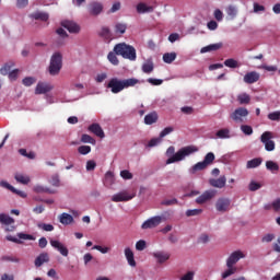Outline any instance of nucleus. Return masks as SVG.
Masks as SVG:
<instances>
[{"instance_id": "f257e3e1", "label": "nucleus", "mask_w": 280, "mask_h": 280, "mask_svg": "<svg viewBox=\"0 0 280 280\" xmlns=\"http://www.w3.org/2000/svg\"><path fill=\"white\" fill-rule=\"evenodd\" d=\"M198 150L199 149L196 145H187V147L180 148L176 152V148L171 145L166 150V156H168V159L166 160V165H172V163H180V161H185L187 156H191V154H196Z\"/></svg>"}, {"instance_id": "f03ea898", "label": "nucleus", "mask_w": 280, "mask_h": 280, "mask_svg": "<svg viewBox=\"0 0 280 280\" xmlns=\"http://www.w3.org/2000/svg\"><path fill=\"white\" fill-rule=\"evenodd\" d=\"M114 51L117 54V56L125 58V60H130L131 62L137 60V49L126 43L117 44L114 47Z\"/></svg>"}, {"instance_id": "7ed1b4c3", "label": "nucleus", "mask_w": 280, "mask_h": 280, "mask_svg": "<svg viewBox=\"0 0 280 280\" xmlns=\"http://www.w3.org/2000/svg\"><path fill=\"white\" fill-rule=\"evenodd\" d=\"M215 161V154L213 152H209L206 154L203 161L196 163L192 165L188 172L189 174H196V172H202V170H207L208 165H211Z\"/></svg>"}, {"instance_id": "20e7f679", "label": "nucleus", "mask_w": 280, "mask_h": 280, "mask_svg": "<svg viewBox=\"0 0 280 280\" xmlns=\"http://www.w3.org/2000/svg\"><path fill=\"white\" fill-rule=\"evenodd\" d=\"M60 69H62V54L55 52L50 57L48 71L50 75H58V73H60Z\"/></svg>"}, {"instance_id": "39448f33", "label": "nucleus", "mask_w": 280, "mask_h": 280, "mask_svg": "<svg viewBox=\"0 0 280 280\" xmlns=\"http://www.w3.org/2000/svg\"><path fill=\"white\" fill-rule=\"evenodd\" d=\"M273 137L275 136L272 135L271 131H265L260 136V141L265 145V150L267 152H275L276 144L275 141L272 140Z\"/></svg>"}, {"instance_id": "423d86ee", "label": "nucleus", "mask_w": 280, "mask_h": 280, "mask_svg": "<svg viewBox=\"0 0 280 280\" xmlns=\"http://www.w3.org/2000/svg\"><path fill=\"white\" fill-rule=\"evenodd\" d=\"M246 117H248V109L246 107H238L230 115V119L235 121V124H244Z\"/></svg>"}, {"instance_id": "0eeeda50", "label": "nucleus", "mask_w": 280, "mask_h": 280, "mask_svg": "<svg viewBox=\"0 0 280 280\" xmlns=\"http://www.w3.org/2000/svg\"><path fill=\"white\" fill-rule=\"evenodd\" d=\"M14 218L10 217L7 213H0V224L7 226V233H12L13 231H16V225L14 224Z\"/></svg>"}, {"instance_id": "6e6552de", "label": "nucleus", "mask_w": 280, "mask_h": 280, "mask_svg": "<svg viewBox=\"0 0 280 280\" xmlns=\"http://www.w3.org/2000/svg\"><path fill=\"white\" fill-rule=\"evenodd\" d=\"M217 194L218 191L215 189H208L197 197L195 202L197 205H207V202H211V200H213Z\"/></svg>"}, {"instance_id": "1a4fd4ad", "label": "nucleus", "mask_w": 280, "mask_h": 280, "mask_svg": "<svg viewBox=\"0 0 280 280\" xmlns=\"http://www.w3.org/2000/svg\"><path fill=\"white\" fill-rule=\"evenodd\" d=\"M88 12L90 16H100L104 12V3L100 1H92L88 4Z\"/></svg>"}, {"instance_id": "9d476101", "label": "nucleus", "mask_w": 280, "mask_h": 280, "mask_svg": "<svg viewBox=\"0 0 280 280\" xmlns=\"http://www.w3.org/2000/svg\"><path fill=\"white\" fill-rule=\"evenodd\" d=\"M107 89H110V92L114 93V95H117V93H121V91H124L122 79H117V78L110 79L107 84Z\"/></svg>"}, {"instance_id": "9b49d317", "label": "nucleus", "mask_w": 280, "mask_h": 280, "mask_svg": "<svg viewBox=\"0 0 280 280\" xmlns=\"http://www.w3.org/2000/svg\"><path fill=\"white\" fill-rule=\"evenodd\" d=\"M246 258V254H244V252L242 250H234L230 254V256L226 258V266H232L235 267V264H237V261H240V259H245Z\"/></svg>"}, {"instance_id": "f8f14e48", "label": "nucleus", "mask_w": 280, "mask_h": 280, "mask_svg": "<svg viewBox=\"0 0 280 280\" xmlns=\"http://www.w3.org/2000/svg\"><path fill=\"white\" fill-rule=\"evenodd\" d=\"M135 194L128 192V190H122L120 192H117L112 196L113 202H128L129 200H132L135 198Z\"/></svg>"}, {"instance_id": "ddd939ff", "label": "nucleus", "mask_w": 280, "mask_h": 280, "mask_svg": "<svg viewBox=\"0 0 280 280\" xmlns=\"http://www.w3.org/2000/svg\"><path fill=\"white\" fill-rule=\"evenodd\" d=\"M161 222H163V218L160 215H155V217H152V218L148 219L147 221H144L141 225V229L143 231H145L148 229H156V226H159V224H161Z\"/></svg>"}, {"instance_id": "4468645a", "label": "nucleus", "mask_w": 280, "mask_h": 280, "mask_svg": "<svg viewBox=\"0 0 280 280\" xmlns=\"http://www.w3.org/2000/svg\"><path fill=\"white\" fill-rule=\"evenodd\" d=\"M231 207V199L226 197L219 198L215 202V209L219 213H226Z\"/></svg>"}, {"instance_id": "2eb2a0df", "label": "nucleus", "mask_w": 280, "mask_h": 280, "mask_svg": "<svg viewBox=\"0 0 280 280\" xmlns=\"http://www.w3.org/2000/svg\"><path fill=\"white\" fill-rule=\"evenodd\" d=\"M61 26L65 27V30H68L70 34H80V24L71 21V20H65L61 22Z\"/></svg>"}, {"instance_id": "dca6fc26", "label": "nucleus", "mask_w": 280, "mask_h": 280, "mask_svg": "<svg viewBox=\"0 0 280 280\" xmlns=\"http://www.w3.org/2000/svg\"><path fill=\"white\" fill-rule=\"evenodd\" d=\"M0 187H2V189H8L9 191L15 194L16 196H20V198H27V192L16 189L14 186H12L10 183L5 180L0 182Z\"/></svg>"}, {"instance_id": "f3484780", "label": "nucleus", "mask_w": 280, "mask_h": 280, "mask_svg": "<svg viewBox=\"0 0 280 280\" xmlns=\"http://www.w3.org/2000/svg\"><path fill=\"white\" fill-rule=\"evenodd\" d=\"M50 246L58 250L62 257H69V248L65 244L60 243L58 240H50Z\"/></svg>"}, {"instance_id": "a211bd4d", "label": "nucleus", "mask_w": 280, "mask_h": 280, "mask_svg": "<svg viewBox=\"0 0 280 280\" xmlns=\"http://www.w3.org/2000/svg\"><path fill=\"white\" fill-rule=\"evenodd\" d=\"M226 21H235L237 14H240V9L235 4H230L225 8Z\"/></svg>"}, {"instance_id": "6ab92c4d", "label": "nucleus", "mask_w": 280, "mask_h": 280, "mask_svg": "<svg viewBox=\"0 0 280 280\" xmlns=\"http://www.w3.org/2000/svg\"><path fill=\"white\" fill-rule=\"evenodd\" d=\"M152 257H154L158 264H165V261L170 260L171 255L165 250H156L152 253Z\"/></svg>"}, {"instance_id": "aec40b11", "label": "nucleus", "mask_w": 280, "mask_h": 280, "mask_svg": "<svg viewBox=\"0 0 280 280\" xmlns=\"http://www.w3.org/2000/svg\"><path fill=\"white\" fill-rule=\"evenodd\" d=\"M52 90H54V86H51V84L39 82L35 88V95H45V93H49V91H52Z\"/></svg>"}, {"instance_id": "412c9836", "label": "nucleus", "mask_w": 280, "mask_h": 280, "mask_svg": "<svg viewBox=\"0 0 280 280\" xmlns=\"http://www.w3.org/2000/svg\"><path fill=\"white\" fill-rule=\"evenodd\" d=\"M259 78H261L259 72L250 71L244 75L243 81L245 82V84H255V82H259Z\"/></svg>"}, {"instance_id": "4be33fe9", "label": "nucleus", "mask_w": 280, "mask_h": 280, "mask_svg": "<svg viewBox=\"0 0 280 280\" xmlns=\"http://www.w3.org/2000/svg\"><path fill=\"white\" fill-rule=\"evenodd\" d=\"M209 185L211 187H215L217 189H223V187H226V176H220L219 178H210Z\"/></svg>"}, {"instance_id": "5701e85b", "label": "nucleus", "mask_w": 280, "mask_h": 280, "mask_svg": "<svg viewBox=\"0 0 280 280\" xmlns=\"http://www.w3.org/2000/svg\"><path fill=\"white\" fill-rule=\"evenodd\" d=\"M125 257L127 259V264L131 268H136L137 267V261L135 260V253L132 252V249L130 247H126L125 248Z\"/></svg>"}, {"instance_id": "b1692460", "label": "nucleus", "mask_w": 280, "mask_h": 280, "mask_svg": "<svg viewBox=\"0 0 280 280\" xmlns=\"http://www.w3.org/2000/svg\"><path fill=\"white\" fill-rule=\"evenodd\" d=\"M136 10L138 14H150L154 12V7L140 2L137 4Z\"/></svg>"}, {"instance_id": "393cba45", "label": "nucleus", "mask_w": 280, "mask_h": 280, "mask_svg": "<svg viewBox=\"0 0 280 280\" xmlns=\"http://www.w3.org/2000/svg\"><path fill=\"white\" fill-rule=\"evenodd\" d=\"M88 130H90V132H93V135H95L96 137H100L101 139H104L105 135H104V129H102V126H100V124H92L89 126Z\"/></svg>"}, {"instance_id": "a878e982", "label": "nucleus", "mask_w": 280, "mask_h": 280, "mask_svg": "<svg viewBox=\"0 0 280 280\" xmlns=\"http://www.w3.org/2000/svg\"><path fill=\"white\" fill-rule=\"evenodd\" d=\"M14 179L16 180V183H20V185H30V183L32 182L30 175L23 173H15Z\"/></svg>"}, {"instance_id": "bb28decb", "label": "nucleus", "mask_w": 280, "mask_h": 280, "mask_svg": "<svg viewBox=\"0 0 280 280\" xmlns=\"http://www.w3.org/2000/svg\"><path fill=\"white\" fill-rule=\"evenodd\" d=\"M58 220L60 224H63V226H69V224H73V215L67 212L59 214Z\"/></svg>"}, {"instance_id": "cd10ccee", "label": "nucleus", "mask_w": 280, "mask_h": 280, "mask_svg": "<svg viewBox=\"0 0 280 280\" xmlns=\"http://www.w3.org/2000/svg\"><path fill=\"white\" fill-rule=\"evenodd\" d=\"M215 137L217 139H233V133L231 132V129L222 128L215 132Z\"/></svg>"}, {"instance_id": "c85d7f7f", "label": "nucleus", "mask_w": 280, "mask_h": 280, "mask_svg": "<svg viewBox=\"0 0 280 280\" xmlns=\"http://www.w3.org/2000/svg\"><path fill=\"white\" fill-rule=\"evenodd\" d=\"M43 264H49V254L42 253L35 258V267L40 268Z\"/></svg>"}, {"instance_id": "c756f323", "label": "nucleus", "mask_w": 280, "mask_h": 280, "mask_svg": "<svg viewBox=\"0 0 280 280\" xmlns=\"http://www.w3.org/2000/svg\"><path fill=\"white\" fill-rule=\"evenodd\" d=\"M218 49H222V43L205 46L200 49V54H209V51H218Z\"/></svg>"}, {"instance_id": "7c9ffc66", "label": "nucleus", "mask_w": 280, "mask_h": 280, "mask_svg": "<svg viewBox=\"0 0 280 280\" xmlns=\"http://www.w3.org/2000/svg\"><path fill=\"white\" fill-rule=\"evenodd\" d=\"M31 19H34L35 21H49V13L37 11L30 15Z\"/></svg>"}, {"instance_id": "2f4dec72", "label": "nucleus", "mask_w": 280, "mask_h": 280, "mask_svg": "<svg viewBox=\"0 0 280 280\" xmlns=\"http://www.w3.org/2000/svg\"><path fill=\"white\" fill-rule=\"evenodd\" d=\"M159 121V114L156 112H152L144 116V124L147 126H152V124H156Z\"/></svg>"}, {"instance_id": "473e14b6", "label": "nucleus", "mask_w": 280, "mask_h": 280, "mask_svg": "<svg viewBox=\"0 0 280 280\" xmlns=\"http://www.w3.org/2000/svg\"><path fill=\"white\" fill-rule=\"evenodd\" d=\"M33 191L35 194H56V190L38 184L33 187Z\"/></svg>"}, {"instance_id": "72a5a7b5", "label": "nucleus", "mask_w": 280, "mask_h": 280, "mask_svg": "<svg viewBox=\"0 0 280 280\" xmlns=\"http://www.w3.org/2000/svg\"><path fill=\"white\" fill-rule=\"evenodd\" d=\"M137 84H141V81H139V79H135V78L122 79L124 90L130 89L132 86H137Z\"/></svg>"}, {"instance_id": "f704fd0d", "label": "nucleus", "mask_w": 280, "mask_h": 280, "mask_svg": "<svg viewBox=\"0 0 280 280\" xmlns=\"http://www.w3.org/2000/svg\"><path fill=\"white\" fill-rule=\"evenodd\" d=\"M105 187H113L115 185V174L110 171H108L105 174L104 180H103Z\"/></svg>"}, {"instance_id": "c9c22d12", "label": "nucleus", "mask_w": 280, "mask_h": 280, "mask_svg": "<svg viewBox=\"0 0 280 280\" xmlns=\"http://www.w3.org/2000/svg\"><path fill=\"white\" fill-rule=\"evenodd\" d=\"M264 160L261 158H255L253 160L247 161L246 167L247 170H255V167H259Z\"/></svg>"}, {"instance_id": "e433bc0d", "label": "nucleus", "mask_w": 280, "mask_h": 280, "mask_svg": "<svg viewBox=\"0 0 280 280\" xmlns=\"http://www.w3.org/2000/svg\"><path fill=\"white\" fill-rule=\"evenodd\" d=\"M142 71L143 73H152L154 71V62L152 61V59H148L142 65Z\"/></svg>"}, {"instance_id": "4c0bfd02", "label": "nucleus", "mask_w": 280, "mask_h": 280, "mask_svg": "<svg viewBox=\"0 0 280 280\" xmlns=\"http://www.w3.org/2000/svg\"><path fill=\"white\" fill-rule=\"evenodd\" d=\"M226 270L221 273L222 279H229V277H233L237 272V268L233 266H226Z\"/></svg>"}, {"instance_id": "58836bf2", "label": "nucleus", "mask_w": 280, "mask_h": 280, "mask_svg": "<svg viewBox=\"0 0 280 280\" xmlns=\"http://www.w3.org/2000/svg\"><path fill=\"white\" fill-rule=\"evenodd\" d=\"M12 67H14V61H9L2 66L0 69L1 75H8L10 71H12Z\"/></svg>"}, {"instance_id": "ea45409f", "label": "nucleus", "mask_w": 280, "mask_h": 280, "mask_svg": "<svg viewBox=\"0 0 280 280\" xmlns=\"http://www.w3.org/2000/svg\"><path fill=\"white\" fill-rule=\"evenodd\" d=\"M176 60V52H166L163 55V61L166 65H172Z\"/></svg>"}, {"instance_id": "a19ab883", "label": "nucleus", "mask_w": 280, "mask_h": 280, "mask_svg": "<svg viewBox=\"0 0 280 280\" xmlns=\"http://www.w3.org/2000/svg\"><path fill=\"white\" fill-rule=\"evenodd\" d=\"M107 60H109L110 65H114V67L119 65V59L117 58V52H115V50L108 52Z\"/></svg>"}, {"instance_id": "79ce46f5", "label": "nucleus", "mask_w": 280, "mask_h": 280, "mask_svg": "<svg viewBox=\"0 0 280 280\" xmlns=\"http://www.w3.org/2000/svg\"><path fill=\"white\" fill-rule=\"evenodd\" d=\"M266 167L269 172H271L272 174H276V172L279 170V164H277V162L275 161H267Z\"/></svg>"}, {"instance_id": "37998d69", "label": "nucleus", "mask_w": 280, "mask_h": 280, "mask_svg": "<svg viewBox=\"0 0 280 280\" xmlns=\"http://www.w3.org/2000/svg\"><path fill=\"white\" fill-rule=\"evenodd\" d=\"M37 229H40V231H45L46 233H51V231H54V225L50 223L39 222L37 223Z\"/></svg>"}, {"instance_id": "c03bdc74", "label": "nucleus", "mask_w": 280, "mask_h": 280, "mask_svg": "<svg viewBox=\"0 0 280 280\" xmlns=\"http://www.w3.org/2000/svg\"><path fill=\"white\" fill-rule=\"evenodd\" d=\"M237 102L240 104H250V95H248L247 93L238 94Z\"/></svg>"}, {"instance_id": "a18cd8bd", "label": "nucleus", "mask_w": 280, "mask_h": 280, "mask_svg": "<svg viewBox=\"0 0 280 280\" xmlns=\"http://www.w3.org/2000/svg\"><path fill=\"white\" fill-rule=\"evenodd\" d=\"M48 183L52 185V187H60V175L58 174L51 175Z\"/></svg>"}, {"instance_id": "49530a36", "label": "nucleus", "mask_w": 280, "mask_h": 280, "mask_svg": "<svg viewBox=\"0 0 280 280\" xmlns=\"http://www.w3.org/2000/svg\"><path fill=\"white\" fill-rule=\"evenodd\" d=\"M163 141V138L159 136L158 138H153L149 141L147 144V148H156L161 142Z\"/></svg>"}, {"instance_id": "de8ad7c7", "label": "nucleus", "mask_w": 280, "mask_h": 280, "mask_svg": "<svg viewBox=\"0 0 280 280\" xmlns=\"http://www.w3.org/2000/svg\"><path fill=\"white\" fill-rule=\"evenodd\" d=\"M213 16L218 23H222V21H224V12H222L220 9L214 10Z\"/></svg>"}, {"instance_id": "09e8293b", "label": "nucleus", "mask_w": 280, "mask_h": 280, "mask_svg": "<svg viewBox=\"0 0 280 280\" xmlns=\"http://www.w3.org/2000/svg\"><path fill=\"white\" fill-rule=\"evenodd\" d=\"M81 141H82V143H91L92 145H95V139H93V137H91L86 133H83L81 136Z\"/></svg>"}, {"instance_id": "8fccbe9b", "label": "nucleus", "mask_w": 280, "mask_h": 280, "mask_svg": "<svg viewBox=\"0 0 280 280\" xmlns=\"http://www.w3.org/2000/svg\"><path fill=\"white\" fill-rule=\"evenodd\" d=\"M224 66L229 69H237V60L230 58L224 61Z\"/></svg>"}, {"instance_id": "3c124183", "label": "nucleus", "mask_w": 280, "mask_h": 280, "mask_svg": "<svg viewBox=\"0 0 280 280\" xmlns=\"http://www.w3.org/2000/svg\"><path fill=\"white\" fill-rule=\"evenodd\" d=\"M121 10V2L116 1L113 3L112 8L108 11V14H115V12H119Z\"/></svg>"}, {"instance_id": "603ef678", "label": "nucleus", "mask_w": 280, "mask_h": 280, "mask_svg": "<svg viewBox=\"0 0 280 280\" xmlns=\"http://www.w3.org/2000/svg\"><path fill=\"white\" fill-rule=\"evenodd\" d=\"M200 213H202V209H191L186 211V217L194 218L196 215H200Z\"/></svg>"}, {"instance_id": "864d4df0", "label": "nucleus", "mask_w": 280, "mask_h": 280, "mask_svg": "<svg viewBox=\"0 0 280 280\" xmlns=\"http://www.w3.org/2000/svg\"><path fill=\"white\" fill-rule=\"evenodd\" d=\"M161 205H163L164 207H174V205H178V199H165L161 202Z\"/></svg>"}, {"instance_id": "5fc2aeb1", "label": "nucleus", "mask_w": 280, "mask_h": 280, "mask_svg": "<svg viewBox=\"0 0 280 280\" xmlns=\"http://www.w3.org/2000/svg\"><path fill=\"white\" fill-rule=\"evenodd\" d=\"M22 83L24 84V86H32V84H36V78L26 77L22 80Z\"/></svg>"}, {"instance_id": "6e6d98bb", "label": "nucleus", "mask_w": 280, "mask_h": 280, "mask_svg": "<svg viewBox=\"0 0 280 280\" xmlns=\"http://www.w3.org/2000/svg\"><path fill=\"white\" fill-rule=\"evenodd\" d=\"M241 130H242V133L247 135V137H250V135H253V127L248 125H242Z\"/></svg>"}, {"instance_id": "4d7b16f0", "label": "nucleus", "mask_w": 280, "mask_h": 280, "mask_svg": "<svg viewBox=\"0 0 280 280\" xmlns=\"http://www.w3.org/2000/svg\"><path fill=\"white\" fill-rule=\"evenodd\" d=\"M268 119H270V121H280V112H272L268 114Z\"/></svg>"}, {"instance_id": "13d9d810", "label": "nucleus", "mask_w": 280, "mask_h": 280, "mask_svg": "<svg viewBox=\"0 0 280 280\" xmlns=\"http://www.w3.org/2000/svg\"><path fill=\"white\" fill-rule=\"evenodd\" d=\"M79 154H83L85 156L86 154H90L91 152V147L90 145H81L78 148Z\"/></svg>"}, {"instance_id": "bf43d9fd", "label": "nucleus", "mask_w": 280, "mask_h": 280, "mask_svg": "<svg viewBox=\"0 0 280 280\" xmlns=\"http://www.w3.org/2000/svg\"><path fill=\"white\" fill-rule=\"evenodd\" d=\"M209 234L202 233L201 235H199L197 242L198 244H209Z\"/></svg>"}, {"instance_id": "052dcab7", "label": "nucleus", "mask_w": 280, "mask_h": 280, "mask_svg": "<svg viewBox=\"0 0 280 280\" xmlns=\"http://www.w3.org/2000/svg\"><path fill=\"white\" fill-rule=\"evenodd\" d=\"M253 8H254V14H259V12H266V7L257 2H254Z\"/></svg>"}, {"instance_id": "680f3d73", "label": "nucleus", "mask_w": 280, "mask_h": 280, "mask_svg": "<svg viewBox=\"0 0 280 280\" xmlns=\"http://www.w3.org/2000/svg\"><path fill=\"white\" fill-rule=\"evenodd\" d=\"M120 176L124 180H132V173L128 170L120 171Z\"/></svg>"}, {"instance_id": "e2e57ef3", "label": "nucleus", "mask_w": 280, "mask_h": 280, "mask_svg": "<svg viewBox=\"0 0 280 280\" xmlns=\"http://www.w3.org/2000/svg\"><path fill=\"white\" fill-rule=\"evenodd\" d=\"M147 246H148V243H145V241L143 240H140L136 243V250H139V252L145 250Z\"/></svg>"}, {"instance_id": "0e129e2a", "label": "nucleus", "mask_w": 280, "mask_h": 280, "mask_svg": "<svg viewBox=\"0 0 280 280\" xmlns=\"http://www.w3.org/2000/svg\"><path fill=\"white\" fill-rule=\"evenodd\" d=\"M127 27H128V26H126V24L118 23V24H116V26H115L116 33H117V34H126Z\"/></svg>"}, {"instance_id": "69168bd1", "label": "nucleus", "mask_w": 280, "mask_h": 280, "mask_svg": "<svg viewBox=\"0 0 280 280\" xmlns=\"http://www.w3.org/2000/svg\"><path fill=\"white\" fill-rule=\"evenodd\" d=\"M18 237H19L20 242H21V240H30V241L36 240V238L34 237V235H32V234H26V233H23V232L18 233Z\"/></svg>"}, {"instance_id": "338daca9", "label": "nucleus", "mask_w": 280, "mask_h": 280, "mask_svg": "<svg viewBox=\"0 0 280 280\" xmlns=\"http://www.w3.org/2000/svg\"><path fill=\"white\" fill-rule=\"evenodd\" d=\"M261 187V184L257 183V182H250L248 189L249 191H258V189Z\"/></svg>"}, {"instance_id": "774afa93", "label": "nucleus", "mask_w": 280, "mask_h": 280, "mask_svg": "<svg viewBox=\"0 0 280 280\" xmlns=\"http://www.w3.org/2000/svg\"><path fill=\"white\" fill-rule=\"evenodd\" d=\"M196 276V272L194 271H188L186 272L180 280H194V277Z\"/></svg>"}]
</instances>
